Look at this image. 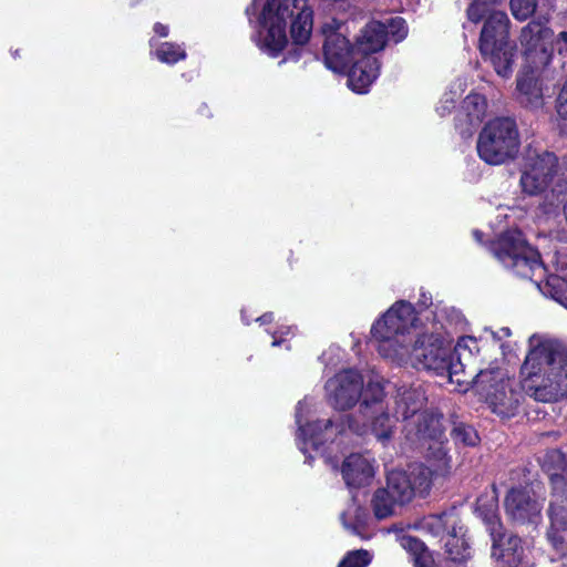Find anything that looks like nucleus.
Returning a JSON list of instances; mask_svg holds the SVG:
<instances>
[{
	"label": "nucleus",
	"instance_id": "nucleus-1",
	"mask_svg": "<svg viewBox=\"0 0 567 567\" xmlns=\"http://www.w3.org/2000/svg\"><path fill=\"white\" fill-rule=\"evenodd\" d=\"M522 389L536 401L555 402L567 396V347L545 340L533 347L520 367Z\"/></svg>",
	"mask_w": 567,
	"mask_h": 567
},
{
	"label": "nucleus",
	"instance_id": "nucleus-2",
	"mask_svg": "<svg viewBox=\"0 0 567 567\" xmlns=\"http://www.w3.org/2000/svg\"><path fill=\"white\" fill-rule=\"evenodd\" d=\"M258 22L266 31L258 45L270 56L277 58L288 44V25L293 44L305 45L309 42L313 10L309 0H266Z\"/></svg>",
	"mask_w": 567,
	"mask_h": 567
},
{
	"label": "nucleus",
	"instance_id": "nucleus-3",
	"mask_svg": "<svg viewBox=\"0 0 567 567\" xmlns=\"http://www.w3.org/2000/svg\"><path fill=\"white\" fill-rule=\"evenodd\" d=\"M384 399L383 386L380 383L369 382L358 414L340 416V421L337 423V434L365 436L371 433L379 441H390L399 417L390 414Z\"/></svg>",
	"mask_w": 567,
	"mask_h": 567
},
{
	"label": "nucleus",
	"instance_id": "nucleus-4",
	"mask_svg": "<svg viewBox=\"0 0 567 567\" xmlns=\"http://www.w3.org/2000/svg\"><path fill=\"white\" fill-rule=\"evenodd\" d=\"M487 249L505 268L523 279L534 280L537 272L545 271L540 252L518 228L499 233L487 243Z\"/></svg>",
	"mask_w": 567,
	"mask_h": 567
},
{
	"label": "nucleus",
	"instance_id": "nucleus-5",
	"mask_svg": "<svg viewBox=\"0 0 567 567\" xmlns=\"http://www.w3.org/2000/svg\"><path fill=\"white\" fill-rule=\"evenodd\" d=\"M519 146L517 123L509 116L495 117L485 123L476 143L478 157L488 165H502L515 158Z\"/></svg>",
	"mask_w": 567,
	"mask_h": 567
},
{
	"label": "nucleus",
	"instance_id": "nucleus-6",
	"mask_svg": "<svg viewBox=\"0 0 567 567\" xmlns=\"http://www.w3.org/2000/svg\"><path fill=\"white\" fill-rule=\"evenodd\" d=\"M473 384L481 396L485 399L491 410L503 419L518 414L524 394L505 380L498 368L481 370L473 379Z\"/></svg>",
	"mask_w": 567,
	"mask_h": 567
},
{
	"label": "nucleus",
	"instance_id": "nucleus-7",
	"mask_svg": "<svg viewBox=\"0 0 567 567\" xmlns=\"http://www.w3.org/2000/svg\"><path fill=\"white\" fill-rule=\"evenodd\" d=\"M453 358L444 339L435 333L420 334L410 352V360L416 370L432 371L436 375L447 377L450 381L462 368V363H454Z\"/></svg>",
	"mask_w": 567,
	"mask_h": 567
},
{
	"label": "nucleus",
	"instance_id": "nucleus-8",
	"mask_svg": "<svg viewBox=\"0 0 567 567\" xmlns=\"http://www.w3.org/2000/svg\"><path fill=\"white\" fill-rule=\"evenodd\" d=\"M550 21L548 13L532 19L519 33L522 55L532 71L548 66L554 56L553 43L549 42L554 31L547 24Z\"/></svg>",
	"mask_w": 567,
	"mask_h": 567
},
{
	"label": "nucleus",
	"instance_id": "nucleus-9",
	"mask_svg": "<svg viewBox=\"0 0 567 567\" xmlns=\"http://www.w3.org/2000/svg\"><path fill=\"white\" fill-rule=\"evenodd\" d=\"M539 482L527 478L525 484L511 487L504 498L508 518L517 525H538L542 520L543 499L536 492Z\"/></svg>",
	"mask_w": 567,
	"mask_h": 567
},
{
	"label": "nucleus",
	"instance_id": "nucleus-10",
	"mask_svg": "<svg viewBox=\"0 0 567 567\" xmlns=\"http://www.w3.org/2000/svg\"><path fill=\"white\" fill-rule=\"evenodd\" d=\"M519 184L523 193L535 196L545 193L558 173V157L549 151L528 150L524 158Z\"/></svg>",
	"mask_w": 567,
	"mask_h": 567
},
{
	"label": "nucleus",
	"instance_id": "nucleus-11",
	"mask_svg": "<svg viewBox=\"0 0 567 567\" xmlns=\"http://www.w3.org/2000/svg\"><path fill=\"white\" fill-rule=\"evenodd\" d=\"M342 25L333 19L324 23L321 32L324 37L322 54L326 66L336 72L344 73L351 61L357 58L354 42H351L342 32Z\"/></svg>",
	"mask_w": 567,
	"mask_h": 567
},
{
	"label": "nucleus",
	"instance_id": "nucleus-12",
	"mask_svg": "<svg viewBox=\"0 0 567 567\" xmlns=\"http://www.w3.org/2000/svg\"><path fill=\"white\" fill-rule=\"evenodd\" d=\"M417 321L415 307L406 300H399L372 324L371 336L378 341H389L408 333Z\"/></svg>",
	"mask_w": 567,
	"mask_h": 567
},
{
	"label": "nucleus",
	"instance_id": "nucleus-13",
	"mask_svg": "<svg viewBox=\"0 0 567 567\" xmlns=\"http://www.w3.org/2000/svg\"><path fill=\"white\" fill-rule=\"evenodd\" d=\"M326 388L329 391L330 404L340 411L353 408L360 399L363 401L365 392L361 373L353 369L337 373L327 382Z\"/></svg>",
	"mask_w": 567,
	"mask_h": 567
},
{
	"label": "nucleus",
	"instance_id": "nucleus-14",
	"mask_svg": "<svg viewBox=\"0 0 567 567\" xmlns=\"http://www.w3.org/2000/svg\"><path fill=\"white\" fill-rule=\"evenodd\" d=\"M492 540L491 556L503 567H518L525 557L523 539L503 525L488 533Z\"/></svg>",
	"mask_w": 567,
	"mask_h": 567
},
{
	"label": "nucleus",
	"instance_id": "nucleus-15",
	"mask_svg": "<svg viewBox=\"0 0 567 567\" xmlns=\"http://www.w3.org/2000/svg\"><path fill=\"white\" fill-rule=\"evenodd\" d=\"M478 51L483 61L488 63L498 76L509 79L513 75L518 54L515 40L493 42L478 48Z\"/></svg>",
	"mask_w": 567,
	"mask_h": 567
},
{
	"label": "nucleus",
	"instance_id": "nucleus-16",
	"mask_svg": "<svg viewBox=\"0 0 567 567\" xmlns=\"http://www.w3.org/2000/svg\"><path fill=\"white\" fill-rule=\"evenodd\" d=\"M487 100L483 94L470 93L462 102L461 109L454 117L455 128L462 137L472 135L473 128L485 118Z\"/></svg>",
	"mask_w": 567,
	"mask_h": 567
},
{
	"label": "nucleus",
	"instance_id": "nucleus-17",
	"mask_svg": "<svg viewBox=\"0 0 567 567\" xmlns=\"http://www.w3.org/2000/svg\"><path fill=\"white\" fill-rule=\"evenodd\" d=\"M380 68L381 62L378 58L358 55L343 73L348 76V86L355 93H367L370 85L378 79Z\"/></svg>",
	"mask_w": 567,
	"mask_h": 567
},
{
	"label": "nucleus",
	"instance_id": "nucleus-18",
	"mask_svg": "<svg viewBox=\"0 0 567 567\" xmlns=\"http://www.w3.org/2000/svg\"><path fill=\"white\" fill-rule=\"evenodd\" d=\"M439 464L435 468L430 465L419 464L414 466L409 473L411 487L413 488L414 497H425L429 495L433 481L439 476H445L450 472L449 458L446 452L442 446L437 450Z\"/></svg>",
	"mask_w": 567,
	"mask_h": 567
},
{
	"label": "nucleus",
	"instance_id": "nucleus-19",
	"mask_svg": "<svg viewBox=\"0 0 567 567\" xmlns=\"http://www.w3.org/2000/svg\"><path fill=\"white\" fill-rule=\"evenodd\" d=\"M385 45L386 25L378 20L369 21L354 39L357 55L377 58L374 54L382 51Z\"/></svg>",
	"mask_w": 567,
	"mask_h": 567
},
{
	"label": "nucleus",
	"instance_id": "nucleus-20",
	"mask_svg": "<svg viewBox=\"0 0 567 567\" xmlns=\"http://www.w3.org/2000/svg\"><path fill=\"white\" fill-rule=\"evenodd\" d=\"M482 29L478 37V48L511 40L512 21L505 11L492 12L481 21Z\"/></svg>",
	"mask_w": 567,
	"mask_h": 567
},
{
	"label": "nucleus",
	"instance_id": "nucleus-21",
	"mask_svg": "<svg viewBox=\"0 0 567 567\" xmlns=\"http://www.w3.org/2000/svg\"><path fill=\"white\" fill-rule=\"evenodd\" d=\"M443 420V413L426 409L419 414L413 423H408L406 427L413 426L414 434L419 440H430L443 444L445 440Z\"/></svg>",
	"mask_w": 567,
	"mask_h": 567
},
{
	"label": "nucleus",
	"instance_id": "nucleus-22",
	"mask_svg": "<svg viewBox=\"0 0 567 567\" xmlns=\"http://www.w3.org/2000/svg\"><path fill=\"white\" fill-rule=\"evenodd\" d=\"M341 474L349 487L360 488L370 483L374 471L371 463L363 455L352 453L344 458Z\"/></svg>",
	"mask_w": 567,
	"mask_h": 567
},
{
	"label": "nucleus",
	"instance_id": "nucleus-23",
	"mask_svg": "<svg viewBox=\"0 0 567 567\" xmlns=\"http://www.w3.org/2000/svg\"><path fill=\"white\" fill-rule=\"evenodd\" d=\"M516 91L517 101L523 107L536 111L544 106L543 83L532 72L517 76Z\"/></svg>",
	"mask_w": 567,
	"mask_h": 567
},
{
	"label": "nucleus",
	"instance_id": "nucleus-24",
	"mask_svg": "<svg viewBox=\"0 0 567 567\" xmlns=\"http://www.w3.org/2000/svg\"><path fill=\"white\" fill-rule=\"evenodd\" d=\"M426 396L421 389L411 388L405 390L396 400L395 414L408 423H413L419 414L424 411Z\"/></svg>",
	"mask_w": 567,
	"mask_h": 567
},
{
	"label": "nucleus",
	"instance_id": "nucleus-25",
	"mask_svg": "<svg viewBox=\"0 0 567 567\" xmlns=\"http://www.w3.org/2000/svg\"><path fill=\"white\" fill-rule=\"evenodd\" d=\"M498 507V497L494 489L491 494H481L475 502V513L483 520L487 533L503 526Z\"/></svg>",
	"mask_w": 567,
	"mask_h": 567
},
{
	"label": "nucleus",
	"instance_id": "nucleus-26",
	"mask_svg": "<svg viewBox=\"0 0 567 567\" xmlns=\"http://www.w3.org/2000/svg\"><path fill=\"white\" fill-rule=\"evenodd\" d=\"M340 421V417L337 421L331 419L328 420H316L311 422H307L306 424L301 423V420L297 416L298 430L300 432V436L305 441V443L310 444L315 450H319L327 442L326 432L331 429H337V423Z\"/></svg>",
	"mask_w": 567,
	"mask_h": 567
},
{
	"label": "nucleus",
	"instance_id": "nucleus-27",
	"mask_svg": "<svg viewBox=\"0 0 567 567\" xmlns=\"http://www.w3.org/2000/svg\"><path fill=\"white\" fill-rule=\"evenodd\" d=\"M462 529V526L453 525L445 542V551L449 558L455 563H464L472 555L471 545Z\"/></svg>",
	"mask_w": 567,
	"mask_h": 567
},
{
	"label": "nucleus",
	"instance_id": "nucleus-28",
	"mask_svg": "<svg viewBox=\"0 0 567 567\" xmlns=\"http://www.w3.org/2000/svg\"><path fill=\"white\" fill-rule=\"evenodd\" d=\"M384 488L399 502V506L409 504L414 498L413 488L406 472H390L386 476V486Z\"/></svg>",
	"mask_w": 567,
	"mask_h": 567
},
{
	"label": "nucleus",
	"instance_id": "nucleus-29",
	"mask_svg": "<svg viewBox=\"0 0 567 567\" xmlns=\"http://www.w3.org/2000/svg\"><path fill=\"white\" fill-rule=\"evenodd\" d=\"M542 468L548 474L553 485L564 483V472L567 468L566 454L558 449L548 450L543 457Z\"/></svg>",
	"mask_w": 567,
	"mask_h": 567
},
{
	"label": "nucleus",
	"instance_id": "nucleus-30",
	"mask_svg": "<svg viewBox=\"0 0 567 567\" xmlns=\"http://www.w3.org/2000/svg\"><path fill=\"white\" fill-rule=\"evenodd\" d=\"M399 502L393 498L384 487H379L374 491L371 498V507L377 519L382 520L391 517L395 513V507Z\"/></svg>",
	"mask_w": 567,
	"mask_h": 567
},
{
	"label": "nucleus",
	"instance_id": "nucleus-31",
	"mask_svg": "<svg viewBox=\"0 0 567 567\" xmlns=\"http://www.w3.org/2000/svg\"><path fill=\"white\" fill-rule=\"evenodd\" d=\"M453 525H457V518L451 513L442 512L425 517L422 526L433 536L443 537L449 536Z\"/></svg>",
	"mask_w": 567,
	"mask_h": 567
},
{
	"label": "nucleus",
	"instance_id": "nucleus-32",
	"mask_svg": "<svg viewBox=\"0 0 567 567\" xmlns=\"http://www.w3.org/2000/svg\"><path fill=\"white\" fill-rule=\"evenodd\" d=\"M503 1L504 0H472L465 10L466 18L470 22L478 24L487 14L501 12L502 10L497 9V7L502 4Z\"/></svg>",
	"mask_w": 567,
	"mask_h": 567
},
{
	"label": "nucleus",
	"instance_id": "nucleus-33",
	"mask_svg": "<svg viewBox=\"0 0 567 567\" xmlns=\"http://www.w3.org/2000/svg\"><path fill=\"white\" fill-rule=\"evenodd\" d=\"M451 430V437L456 445L476 446L481 439L474 426L464 422H454Z\"/></svg>",
	"mask_w": 567,
	"mask_h": 567
},
{
	"label": "nucleus",
	"instance_id": "nucleus-34",
	"mask_svg": "<svg viewBox=\"0 0 567 567\" xmlns=\"http://www.w3.org/2000/svg\"><path fill=\"white\" fill-rule=\"evenodd\" d=\"M154 54L159 62L171 65L185 60L187 56L185 49L175 42L161 43Z\"/></svg>",
	"mask_w": 567,
	"mask_h": 567
},
{
	"label": "nucleus",
	"instance_id": "nucleus-35",
	"mask_svg": "<svg viewBox=\"0 0 567 567\" xmlns=\"http://www.w3.org/2000/svg\"><path fill=\"white\" fill-rule=\"evenodd\" d=\"M547 516L549 525L567 529V497H558L550 501Z\"/></svg>",
	"mask_w": 567,
	"mask_h": 567
},
{
	"label": "nucleus",
	"instance_id": "nucleus-36",
	"mask_svg": "<svg viewBox=\"0 0 567 567\" xmlns=\"http://www.w3.org/2000/svg\"><path fill=\"white\" fill-rule=\"evenodd\" d=\"M546 292L564 308L567 309V279L550 275L546 280Z\"/></svg>",
	"mask_w": 567,
	"mask_h": 567
},
{
	"label": "nucleus",
	"instance_id": "nucleus-37",
	"mask_svg": "<svg viewBox=\"0 0 567 567\" xmlns=\"http://www.w3.org/2000/svg\"><path fill=\"white\" fill-rule=\"evenodd\" d=\"M538 0H509V10L514 19L525 22L536 13Z\"/></svg>",
	"mask_w": 567,
	"mask_h": 567
},
{
	"label": "nucleus",
	"instance_id": "nucleus-38",
	"mask_svg": "<svg viewBox=\"0 0 567 567\" xmlns=\"http://www.w3.org/2000/svg\"><path fill=\"white\" fill-rule=\"evenodd\" d=\"M372 561V555L367 549L348 551L337 567H368Z\"/></svg>",
	"mask_w": 567,
	"mask_h": 567
},
{
	"label": "nucleus",
	"instance_id": "nucleus-39",
	"mask_svg": "<svg viewBox=\"0 0 567 567\" xmlns=\"http://www.w3.org/2000/svg\"><path fill=\"white\" fill-rule=\"evenodd\" d=\"M546 539L549 543V545L555 549L557 553L565 554L567 551V529H563L557 526L548 525L546 529Z\"/></svg>",
	"mask_w": 567,
	"mask_h": 567
},
{
	"label": "nucleus",
	"instance_id": "nucleus-40",
	"mask_svg": "<svg viewBox=\"0 0 567 567\" xmlns=\"http://www.w3.org/2000/svg\"><path fill=\"white\" fill-rule=\"evenodd\" d=\"M386 25V41L391 38L395 43L403 41L409 32L408 24L402 17L389 19Z\"/></svg>",
	"mask_w": 567,
	"mask_h": 567
},
{
	"label": "nucleus",
	"instance_id": "nucleus-41",
	"mask_svg": "<svg viewBox=\"0 0 567 567\" xmlns=\"http://www.w3.org/2000/svg\"><path fill=\"white\" fill-rule=\"evenodd\" d=\"M403 546L412 556V558L422 555L429 550L425 544L415 536H405L403 538Z\"/></svg>",
	"mask_w": 567,
	"mask_h": 567
},
{
	"label": "nucleus",
	"instance_id": "nucleus-42",
	"mask_svg": "<svg viewBox=\"0 0 567 567\" xmlns=\"http://www.w3.org/2000/svg\"><path fill=\"white\" fill-rule=\"evenodd\" d=\"M555 107L559 117L567 120V76L558 92Z\"/></svg>",
	"mask_w": 567,
	"mask_h": 567
},
{
	"label": "nucleus",
	"instance_id": "nucleus-43",
	"mask_svg": "<svg viewBox=\"0 0 567 567\" xmlns=\"http://www.w3.org/2000/svg\"><path fill=\"white\" fill-rule=\"evenodd\" d=\"M558 55L567 59V30L560 31L554 39Z\"/></svg>",
	"mask_w": 567,
	"mask_h": 567
},
{
	"label": "nucleus",
	"instance_id": "nucleus-44",
	"mask_svg": "<svg viewBox=\"0 0 567 567\" xmlns=\"http://www.w3.org/2000/svg\"><path fill=\"white\" fill-rule=\"evenodd\" d=\"M433 564L434 560L429 550L413 558L414 567H433Z\"/></svg>",
	"mask_w": 567,
	"mask_h": 567
},
{
	"label": "nucleus",
	"instance_id": "nucleus-45",
	"mask_svg": "<svg viewBox=\"0 0 567 567\" xmlns=\"http://www.w3.org/2000/svg\"><path fill=\"white\" fill-rule=\"evenodd\" d=\"M432 305V296L427 292H421V297L417 301L419 311L417 315L426 310Z\"/></svg>",
	"mask_w": 567,
	"mask_h": 567
},
{
	"label": "nucleus",
	"instance_id": "nucleus-46",
	"mask_svg": "<svg viewBox=\"0 0 567 567\" xmlns=\"http://www.w3.org/2000/svg\"><path fill=\"white\" fill-rule=\"evenodd\" d=\"M153 31L161 38H166L169 34V28L167 24H163L161 22H155L153 25Z\"/></svg>",
	"mask_w": 567,
	"mask_h": 567
},
{
	"label": "nucleus",
	"instance_id": "nucleus-47",
	"mask_svg": "<svg viewBox=\"0 0 567 567\" xmlns=\"http://www.w3.org/2000/svg\"><path fill=\"white\" fill-rule=\"evenodd\" d=\"M351 528L354 534L361 536L362 538L364 537L365 524L360 520L359 517L355 518V522L351 525Z\"/></svg>",
	"mask_w": 567,
	"mask_h": 567
},
{
	"label": "nucleus",
	"instance_id": "nucleus-48",
	"mask_svg": "<svg viewBox=\"0 0 567 567\" xmlns=\"http://www.w3.org/2000/svg\"><path fill=\"white\" fill-rule=\"evenodd\" d=\"M272 320H274L272 312H266L257 319V321H259L261 324L270 323Z\"/></svg>",
	"mask_w": 567,
	"mask_h": 567
},
{
	"label": "nucleus",
	"instance_id": "nucleus-49",
	"mask_svg": "<svg viewBox=\"0 0 567 567\" xmlns=\"http://www.w3.org/2000/svg\"><path fill=\"white\" fill-rule=\"evenodd\" d=\"M473 236L474 238L480 243V244H483V237H484V234L483 231L478 230V229H475L473 231Z\"/></svg>",
	"mask_w": 567,
	"mask_h": 567
},
{
	"label": "nucleus",
	"instance_id": "nucleus-50",
	"mask_svg": "<svg viewBox=\"0 0 567 567\" xmlns=\"http://www.w3.org/2000/svg\"><path fill=\"white\" fill-rule=\"evenodd\" d=\"M544 2H547L550 9L555 7V0H543Z\"/></svg>",
	"mask_w": 567,
	"mask_h": 567
},
{
	"label": "nucleus",
	"instance_id": "nucleus-51",
	"mask_svg": "<svg viewBox=\"0 0 567 567\" xmlns=\"http://www.w3.org/2000/svg\"><path fill=\"white\" fill-rule=\"evenodd\" d=\"M519 471L526 476V474H530V471L526 467H520Z\"/></svg>",
	"mask_w": 567,
	"mask_h": 567
},
{
	"label": "nucleus",
	"instance_id": "nucleus-52",
	"mask_svg": "<svg viewBox=\"0 0 567 567\" xmlns=\"http://www.w3.org/2000/svg\"><path fill=\"white\" fill-rule=\"evenodd\" d=\"M12 54L14 58L19 56V50H16L14 52H12Z\"/></svg>",
	"mask_w": 567,
	"mask_h": 567
},
{
	"label": "nucleus",
	"instance_id": "nucleus-53",
	"mask_svg": "<svg viewBox=\"0 0 567 567\" xmlns=\"http://www.w3.org/2000/svg\"><path fill=\"white\" fill-rule=\"evenodd\" d=\"M279 344H280V341H277V340L272 341L274 347L279 346Z\"/></svg>",
	"mask_w": 567,
	"mask_h": 567
},
{
	"label": "nucleus",
	"instance_id": "nucleus-54",
	"mask_svg": "<svg viewBox=\"0 0 567 567\" xmlns=\"http://www.w3.org/2000/svg\"><path fill=\"white\" fill-rule=\"evenodd\" d=\"M504 333L509 334V333H511L509 329H508V328H505V329H504Z\"/></svg>",
	"mask_w": 567,
	"mask_h": 567
}]
</instances>
